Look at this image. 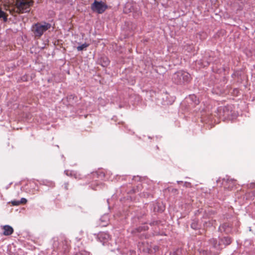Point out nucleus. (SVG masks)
Wrapping results in <instances>:
<instances>
[{"mask_svg": "<svg viewBox=\"0 0 255 255\" xmlns=\"http://www.w3.org/2000/svg\"><path fill=\"white\" fill-rule=\"evenodd\" d=\"M33 1L31 0H16L15 8L8 9L10 14H13L14 12L17 13H23L29 12L30 10V6L33 4Z\"/></svg>", "mask_w": 255, "mask_h": 255, "instance_id": "1", "label": "nucleus"}, {"mask_svg": "<svg viewBox=\"0 0 255 255\" xmlns=\"http://www.w3.org/2000/svg\"><path fill=\"white\" fill-rule=\"evenodd\" d=\"M51 27V24L45 22H38L32 25L31 29L35 37H40Z\"/></svg>", "mask_w": 255, "mask_h": 255, "instance_id": "2", "label": "nucleus"}, {"mask_svg": "<svg viewBox=\"0 0 255 255\" xmlns=\"http://www.w3.org/2000/svg\"><path fill=\"white\" fill-rule=\"evenodd\" d=\"M173 82L177 84H183L190 80V75L185 71H180L175 73L173 76Z\"/></svg>", "mask_w": 255, "mask_h": 255, "instance_id": "3", "label": "nucleus"}, {"mask_svg": "<svg viewBox=\"0 0 255 255\" xmlns=\"http://www.w3.org/2000/svg\"><path fill=\"white\" fill-rule=\"evenodd\" d=\"M108 6L104 2L95 0L91 5V9L98 13H103L107 8Z\"/></svg>", "mask_w": 255, "mask_h": 255, "instance_id": "4", "label": "nucleus"}, {"mask_svg": "<svg viewBox=\"0 0 255 255\" xmlns=\"http://www.w3.org/2000/svg\"><path fill=\"white\" fill-rule=\"evenodd\" d=\"M236 180L229 178H224L223 180V185L225 186H228L229 188L232 187L235 183Z\"/></svg>", "mask_w": 255, "mask_h": 255, "instance_id": "5", "label": "nucleus"}, {"mask_svg": "<svg viewBox=\"0 0 255 255\" xmlns=\"http://www.w3.org/2000/svg\"><path fill=\"white\" fill-rule=\"evenodd\" d=\"M98 238L101 242H104L103 243V244H104V243H105L106 241H107L109 239L110 236L106 233H104V232L100 233L98 235Z\"/></svg>", "mask_w": 255, "mask_h": 255, "instance_id": "6", "label": "nucleus"}, {"mask_svg": "<svg viewBox=\"0 0 255 255\" xmlns=\"http://www.w3.org/2000/svg\"><path fill=\"white\" fill-rule=\"evenodd\" d=\"M3 229V235L5 236H8L12 234L13 232V230L12 228L8 225L4 226L2 227Z\"/></svg>", "mask_w": 255, "mask_h": 255, "instance_id": "7", "label": "nucleus"}, {"mask_svg": "<svg viewBox=\"0 0 255 255\" xmlns=\"http://www.w3.org/2000/svg\"><path fill=\"white\" fill-rule=\"evenodd\" d=\"M231 243V238L228 237H226L221 240L220 244H223L225 246H227L230 245Z\"/></svg>", "mask_w": 255, "mask_h": 255, "instance_id": "8", "label": "nucleus"}, {"mask_svg": "<svg viewBox=\"0 0 255 255\" xmlns=\"http://www.w3.org/2000/svg\"><path fill=\"white\" fill-rule=\"evenodd\" d=\"M7 15L0 9V18H2L4 22L7 20Z\"/></svg>", "mask_w": 255, "mask_h": 255, "instance_id": "9", "label": "nucleus"}, {"mask_svg": "<svg viewBox=\"0 0 255 255\" xmlns=\"http://www.w3.org/2000/svg\"><path fill=\"white\" fill-rule=\"evenodd\" d=\"M88 46H89V44H88L87 43H84V44H82L81 45L78 46L77 47V49L78 51H82V50L85 49L87 47H88Z\"/></svg>", "mask_w": 255, "mask_h": 255, "instance_id": "10", "label": "nucleus"}, {"mask_svg": "<svg viewBox=\"0 0 255 255\" xmlns=\"http://www.w3.org/2000/svg\"><path fill=\"white\" fill-rule=\"evenodd\" d=\"M11 204L13 206H18L20 204L19 201H11Z\"/></svg>", "mask_w": 255, "mask_h": 255, "instance_id": "11", "label": "nucleus"}, {"mask_svg": "<svg viewBox=\"0 0 255 255\" xmlns=\"http://www.w3.org/2000/svg\"><path fill=\"white\" fill-rule=\"evenodd\" d=\"M20 204H24L27 202V200L25 198H22L19 200Z\"/></svg>", "mask_w": 255, "mask_h": 255, "instance_id": "12", "label": "nucleus"}, {"mask_svg": "<svg viewBox=\"0 0 255 255\" xmlns=\"http://www.w3.org/2000/svg\"><path fill=\"white\" fill-rule=\"evenodd\" d=\"M191 226V227L193 229H195L196 228V225L194 223H192Z\"/></svg>", "mask_w": 255, "mask_h": 255, "instance_id": "13", "label": "nucleus"}, {"mask_svg": "<svg viewBox=\"0 0 255 255\" xmlns=\"http://www.w3.org/2000/svg\"><path fill=\"white\" fill-rule=\"evenodd\" d=\"M191 98L192 100H194V99L196 98V96H195L194 95L191 96Z\"/></svg>", "mask_w": 255, "mask_h": 255, "instance_id": "14", "label": "nucleus"}, {"mask_svg": "<svg viewBox=\"0 0 255 255\" xmlns=\"http://www.w3.org/2000/svg\"><path fill=\"white\" fill-rule=\"evenodd\" d=\"M185 184L186 185V186H189V185H190V183H185Z\"/></svg>", "mask_w": 255, "mask_h": 255, "instance_id": "15", "label": "nucleus"}, {"mask_svg": "<svg viewBox=\"0 0 255 255\" xmlns=\"http://www.w3.org/2000/svg\"><path fill=\"white\" fill-rule=\"evenodd\" d=\"M195 104H198V103H199V102H198V100H197V101H195Z\"/></svg>", "mask_w": 255, "mask_h": 255, "instance_id": "16", "label": "nucleus"}]
</instances>
